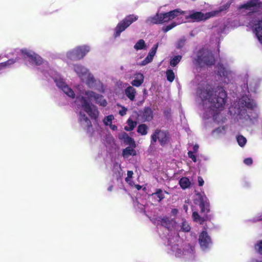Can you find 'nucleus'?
I'll list each match as a JSON object with an SVG mask.
<instances>
[{"label":"nucleus","mask_w":262,"mask_h":262,"mask_svg":"<svg viewBox=\"0 0 262 262\" xmlns=\"http://www.w3.org/2000/svg\"><path fill=\"white\" fill-rule=\"evenodd\" d=\"M233 1L234 0L229 1L225 4L221 6L218 10L211 11V12H215V13L214 14V16H216L220 12L227 10L229 8L232 3L233 2Z\"/></svg>","instance_id":"bb28decb"},{"label":"nucleus","mask_w":262,"mask_h":262,"mask_svg":"<svg viewBox=\"0 0 262 262\" xmlns=\"http://www.w3.org/2000/svg\"><path fill=\"white\" fill-rule=\"evenodd\" d=\"M80 103L82 108L88 114L90 118L95 121H97L99 112L97 107L91 104L88 100L83 96H80L77 98Z\"/></svg>","instance_id":"20e7f679"},{"label":"nucleus","mask_w":262,"mask_h":262,"mask_svg":"<svg viewBox=\"0 0 262 262\" xmlns=\"http://www.w3.org/2000/svg\"><path fill=\"white\" fill-rule=\"evenodd\" d=\"M54 81L56 85L61 90H62L67 85L66 82L63 81L62 79H56Z\"/></svg>","instance_id":"a19ab883"},{"label":"nucleus","mask_w":262,"mask_h":262,"mask_svg":"<svg viewBox=\"0 0 262 262\" xmlns=\"http://www.w3.org/2000/svg\"><path fill=\"white\" fill-rule=\"evenodd\" d=\"M90 50L88 46H79L74 50L68 52L67 54V58L71 60H78L84 57V56Z\"/></svg>","instance_id":"6e6552de"},{"label":"nucleus","mask_w":262,"mask_h":262,"mask_svg":"<svg viewBox=\"0 0 262 262\" xmlns=\"http://www.w3.org/2000/svg\"><path fill=\"white\" fill-rule=\"evenodd\" d=\"M215 12H207L203 13L201 12H193L188 14L186 12L181 11L180 9H176L168 13H165V23L174 19L176 17L183 14L185 15L186 19H191L193 21L205 20L211 17H214Z\"/></svg>","instance_id":"7ed1b4c3"},{"label":"nucleus","mask_w":262,"mask_h":262,"mask_svg":"<svg viewBox=\"0 0 262 262\" xmlns=\"http://www.w3.org/2000/svg\"><path fill=\"white\" fill-rule=\"evenodd\" d=\"M114 119V116L113 115H110L106 117L103 120V123L105 125H111L112 122V120Z\"/></svg>","instance_id":"c03bdc74"},{"label":"nucleus","mask_w":262,"mask_h":262,"mask_svg":"<svg viewBox=\"0 0 262 262\" xmlns=\"http://www.w3.org/2000/svg\"><path fill=\"white\" fill-rule=\"evenodd\" d=\"M146 47V46L145 41L142 39L139 40L134 46V48L136 50L145 49Z\"/></svg>","instance_id":"2f4dec72"},{"label":"nucleus","mask_w":262,"mask_h":262,"mask_svg":"<svg viewBox=\"0 0 262 262\" xmlns=\"http://www.w3.org/2000/svg\"><path fill=\"white\" fill-rule=\"evenodd\" d=\"M122 175L123 173L120 165H118V163H115L114 165L113 177L115 178L117 180H119L121 179Z\"/></svg>","instance_id":"4be33fe9"},{"label":"nucleus","mask_w":262,"mask_h":262,"mask_svg":"<svg viewBox=\"0 0 262 262\" xmlns=\"http://www.w3.org/2000/svg\"><path fill=\"white\" fill-rule=\"evenodd\" d=\"M86 96L90 99V100L94 99L95 102L100 106L105 107L107 105V102L102 95L97 94L93 91H88L85 93Z\"/></svg>","instance_id":"9b49d317"},{"label":"nucleus","mask_w":262,"mask_h":262,"mask_svg":"<svg viewBox=\"0 0 262 262\" xmlns=\"http://www.w3.org/2000/svg\"><path fill=\"white\" fill-rule=\"evenodd\" d=\"M126 111L127 109L125 107H123L122 108V110L121 111H120L119 114L121 116H124L125 114H126Z\"/></svg>","instance_id":"4d7b16f0"},{"label":"nucleus","mask_w":262,"mask_h":262,"mask_svg":"<svg viewBox=\"0 0 262 262\" xmlns=\"http://www.w3.org/2000/svg\"><path fill=\"white\" fill-rule=\"evenodd\" d=\"M147 57H148V58L151 60V61H152L153 60V58H154V56H152L151 55H150V54H148L147 56H146Z\"/></svg>","instance_id":"e2e57ef3"},{"label":"nucleus","mask_w":262,"mask_h":262,"mask_svg":"<svg viewBox=\"0 0 262 262\" xmlns=\"http://www.w3.org/2000/svg\"><path fill=\"white\" fill-rule=\"evenodd\" d=\"M198 240L200 246L203 250L209 249L212 246V242L211 237L205 231L200 233Z\"/></svg>","instance_id":"9d476101"},{"label":"nucleus","mask_w":262,"mask_h":262,"mask_svg":"<svg viewBox=\"0 0 262 262\" xmlns=\"http://www.w3.org/2000/svg\"><path fill=\"white\" fill-rule=\"evenodd\" d=\"M179 183L183 189H185L190 186L191 183L188 178H182L180 180Z\"/></svg>","instance_id":"473e14b6"},{"label":"nucleus","mask_w":262,"mask_h":262,"mask_svg":"<svg viewBox=\"0 0 262 262\" xmlns=\"http://www.w3.org/2000/svg\"><path fill=\"white\" fill-rule=\"evenodd\" d=\"M194 248L193 247L189 246V248L188 249L184 250V255L186 259H188V260H192L194 259Z\"/></svg>","instance_id":"b1692460"},{"label":"nucleus","mask_w":262,"mask_h":262,"mask_svg":"<svg viewBox=\"0 0 262 262\" xmlns=\"http://www.w3.org/2000/svg\"><path fill=\"white\" fill-rule=\"evenodd\" d=\"M113 185H111V186H110L108 187V188H107V190L109 191H111L113 190Z\"/></svg>","instance_id":"69168bd1"},{"label":"nucleus","mask_w":262,"mask_h":262,"mask_svg":"<svg viewBox=\"0 0 262 262\" xmlns=\"http://www.w3.org/2000/svg\"><path fill=\"white\" fill-rule=\"evenodd\" d=\"M20 52L24 58H28V61L31 64L40 66L43 63V59L33 51L23 49L20 50Z\"/></svg>","instance_id":"1a4fd4ad"},{"label":"nucleus","mask_w":262,"mask_h":262,"mask_svg":"<svg viewBox=\"0 0 262 262\" xmlns=\"http://www.w3.org/2000/svg\"><path fill=\"white\" fill-rule=\"evenodd\" d=\"M89 83H90V82H91L93 83L95 82V78L93 76H90L89 78Z\"/></svg>","instance_id":"13d9d810"},{"label":"nucleus","mask_w":262,"mask_h":262,"mask_svg":"<svg viewBox=\"0 0 262 262\" xmlns=\"http://www.w3.org/2000/svg\"><path fill=\"white\" fill-rule=\"evenodd\" d=\"M244 163L246 165H251L252 163V160L251 158H247L245 159Z\"/></svg>","instance_id":"5fc2aeb1"},{"label":"nucleus","mask_w":262,"mask_h":262,"mask_svg":"<svg viewBox=\"0 0 262 262\" xmlns=\"http://www.w3.org/2000/svg\"><path fill=\"white\" fill-rule=\"evenodd\" d=\"M164 22V13H161L160 14L157 13L154 17H151L147 19V23L158 24H162Z\"/></svg>","instance_id":"2eb2a0df"},{"label":"nucleus","mask_w":262,"mask_h":262,"mask_svg":"<svg viewBox=\"0 0 262 262\" xmlns=\"http://www.w3.org/2000/svg\"><path fill=\"white\" fill-rule=\"evenodd\" d=\"M217 74L223 77V82L228 83L232 79V76L230 71H228L223 64H219L217 67Z\"/></svg>","instance_id":"f8f14e48"},{"label":"nucleus","mask_w":262,"mask_h":262,"mask_svg":"<svg viewBox=\"0 0 262 262\" xmlns=\"http://www.w3.org/2000/svg\"><path fill=\"white\" fill-rule=\"evenodd\" d=\"M124 93L126 96L132 101L135 99L136 94L137 93L136 90L132 86H128L124 91Z\"/></svg>","instance_id":"a211bd4d"},{"label":"nucleus","mask_w":262,"mask_h":262,"mask_svg":"<svg viewBox=\"0 0 262 262\" xmlns=\"http://www.w3.org/2000/svg\"><path fill=\"white\" fill-rule=\"evenodd\" d=\"M256 104L254 100L245 95L239 99L238 107L236 108L235 107L234 108H230V112L232 114L234 112V115H237V119L239 123L248 125L251 123L252 119L250 115L247 114V110L250 114L251 113L250 111L253 110Z\"/></svg>","instance_id":"f03ea898"},{"label":"nucleus","mask_w":262,"mask_h":262,"mask_svg":"<svg viewBox=\"0 0 262 262\" xmlns=\"http://www.w3.org/2000/svg\"><path fill=\"white\" fill-rule=\"evenodd\" d=\"M195 60L200 67L211 65L214 62L211 53L206 50H202L198 52Z\"/></svg>","instance_id":"0eeeda50"},{"label":"nucleus","mask_w":262,"mask_h":262,"mask_svg":"<svg viewBox=\"0 0 262 262\" xmlns=\"http://www.w3.org/2000/svg\"><path fill=\"white\" fill-rule=\"evenodd\" d=\"M166 75L167 80L170 82H172L175 78L174 73L172 70H167Z\"/></svg>","instance_id":"4c0bfd02"},{"label":"nucleus","mask_w":262,"mask_h":262,"mask_svg":"<svg viewBox=\"0 0 262 262\" xmlns=\"http://www.w3.org/2000/svg\"><path fill=\"white\" fill-rule=\"evenodd\" d=\"M124 142L126 144L129 145L132 147H136V143L134 140L128 135H126V138H124Z\"/></svg>","instance_id":"e433bc0d"},{"label":"nucleus","mask_w":262,"mask_h":262,"mask_svg":"<svg viewBox=\"0 0 262 262\" xmlns=\"http://www.w3.org/2000/svg\"><path fill=\"white\" fill-rule=\"evenodd\" d=\"M128 126H125L124 129L126 131H132L137 125V122L128 119L127 121Z\"/></svg>","instance_id":"c85d7f7f"},{"label":"nucleus","mask_w":262,"mask_h":262,"mask_svg":"<svg viewBox=\"0 0 262 262\" xmlns=\"http://www.w3.org/2000/svg\"><path fill=\"white\" fill-rule=\"evenodd\" d=\"M150 198L152 200H154V202L155 203L160 202L163 198L162 189H157L156 192L151 194Z\"/></svg>","instance_id":"5701e85b"},{"label":"nucleus","mask_w":262,"mask_h":262,"mask_svg":"<svg viewBox=\"0 0 262 262\" xmlns=\"http://www.w3.org/2000/svg\"><path fill=\"white\" fill-rule=\"evenodd\" d=\"M161 133L160 130L157 129L155 133L151 136V142L150 144L154 145L157 140H159L161 145H163L164 139L160 137V134Z\"/></svg>","instance_id":"aec40b11"},{"label":"nucleus","mask_w":262,"mask_h":262,"mask_svg":"<svg viewBox=\"0 0 262 262\" xmlns=\"http://www.w3.org/2000/svg\"><path fill=\"white\" fill-rule=\"evenodd\" d=\"M199 145L198 144H195L193 146V152H196L198 151V149H199Z\"/></svg>","instance_id":"bf43d9fd"},{"label":"nucleus","mask_w":262,"mask_h":262,"mask_svg":"<svg viewBox=\"0 0 262 262\" xmlns=\"http://www.w3.org/2000/svg\"><path fill=\"white\" fill-rule=\"evenodd\" d=\"M144 77L143 74L140 73H136L135 75V79L131 82L133 86L139 87L144 82Z\"/></svg>","instance_id":"f3484780"},{"label":"nucleus","mask_w":262,"mask_h":262,"mask_svg":"<svg viewBox=\"0 0 262 262\" xmlns=\"http://www.w3.org/2000/svg\"><path fill=\"white\" fill-rule=\"evenodd\" d=\"M152 61L151 60H150L148 57H146V58L141 61V62L140 63V66H145L147 64L150 63V62H151Z\"/></svg>","instance_id":"09e8293b"},{"label":"nucleus","mask_w":262,"mask_h":262,"mask_svg":"<svg viewBox=\"0 0 262 262\" xmlns=\"http://www.w3.org/2000/svg\"><path fill=\"white\" fill-rule=\"evenodd\" d=\"M148 127L145 124H140L138 126L137 132L141 135H146L147 134Z\"/></svg>","instance_id":"c756f323"},{"label":"nucleus","mask_w":262,"mask_h":262,"mask_svg":"<svg viewBox=\"0 0 262 262\" xmlns=\"http://www.w3.org/2000/svg\"><path fill=\"white\" fill-rule=\"evenodd\" d=\"M142 120L143 121H149L153 118V112L150 107H145L141 116Z\"/></svg>","instance_id":"dca6fc26"},{"label":"nucleus","mask_w":262,"mask_h":262,"mask_svg":"<svg viewBox=\"0 0 262 262\" xmlns=\"http://www.w3.org/2000/svg\"><path fill=\"white\" fill-rule=\"evenodd\" d=\"M226 128L225 126L219 127L212 132V135L216 138L220 137L221 136L224 135L226 133Z\"/></svg>","instance_id":"393cba45"},{"label":"nucleus","mask_w":262,"mask_h":262,"mask_svg":"<svg viewBox=\"0 0 262 262\" xmlns=\"http://www.w3.org/2000/svg\"><path fill=\"white\" fill-rule=\"evenodd\" d=\"M74 70L77 73V74L80 76L81 75H83L84 73L86 72V69H85L83 67L80 65H75L74 66Z\"/></svg>","instance_id":"f704fd0d"},{"label":"nucleus","mask_w":262,"mask_h":262,"mask_svg":"<svg viewBox=\"0 0 262 262\" xmlns=\"http://www.w3.org/2000/svg\"><path fill=\"white\" fill-rule=\"evenodd\" d=\"M135 187L137 189V190H139L141 189L142 186L140 185L137 184L135 185Z\"/></svg>","instance_id":"0e129e2a"},{"label":"nucleus","mask_w":262,"mask_h":262,"mask_svg":"<svg viewBox=\"0 0 262 262\" xmlns=\"http://www.w3.org/2000/svg\"><path fill=\"white\" fill-rule=\"evenodd\" d=\"M238 9L243 13L258 12L262 10V3L259 0H250L246 3L240 5Z\"/></svg>","instance_id":"423d86ee"},{"label":"nucleus","mask_w":262,"mask_h":262,"mask_svg":"<svg viewBox=\"0 0 262 262\" xmlns=\"http://www.w3.org/2000/svg\"><path fill=\"white\" fill-rule=\"evenodd\" d=\"M134 147H127L124 149L122 151V156L124 158H127L130 156H135L136 155V151L133 149Z\"/></svg>","instance_id":"a878e982"},{"label":"nucleus","mask_w":262,"mask_h":262,"mask_svg":"<svg viewBox=\"0 0 262 262\" xmlns=\"http://www.w3.org/2000/svg\"><path fill=\"white\" fill-rule=\"evenodd\" d=\"M158 47V43L155 44L151 48V49H150V51L148 53L150 54V55H151L152 56L154 57V56H155V54L156 53Z\"/></svg>","instance_id":"a18cd8bd"},{"label":"nucleus","mask_w":262,"mask_h":262,"mask_svg":"<svg viewBox=\"0 0 262 262\" xmlns=\"http://www.w3.org/2000/svg\"><path fill=\"white\" fill-rule=\"evenodd\" d=\"M62 91L69 97L72 98L75 97L74 91L67 84L62 89Z\"/></svg>","instance_id":"7c9ffc66"},{"label":"nucleus","mask_w":262,"mask_h":262,"mask_svg":"<svg viewBox=\"0 0 262 262\" xmlns=\"http://www.w3.org/2000/svg\"><path fill=\"white\" fill-rule=\"evenodd\" d=\"M184 208L185 209V210H187V208L186 207H184Z\"/></svg>","instance_id":"338daca9"},{"label":"nucleus","mask_w":262,"mask_h":262,"mask_svg":"<svg viewBox=\"0 0 262 262\" xmlns=\"http://www.w3.org/2000/svg\"><path fill=\"white\" fill-rule=\"evenodd\" d=\"M177 24L173 22L170 25L166 26L165 27V32H167L176 26Z\"/></svg>","instance_id":"de8ad7c7"},{"label":"nucleus","mask_w":262,"mask_h":262,"mask_svg":"<svg viewBox=\"0 0 262 262\" xmlns=\"http://www.w3.org/2000/svg\"><path fill=\"white\" fill-rule=\"evenodd\" d=\"M138 16L135 14H129L126 16L124 18L120 21L115 29L114 37H117L120 35L121 32L124 31L132 24L137 21Z\"/></svg>","instance_id":"39448f33"},{"label":"nucleus","mask_w":262,"mask_h":262,"mask_svg":"<svg viewBox=\"0 0 262 262\" xmlns=\"http://www.w3.org/2000/svg\"><path fill=\"white\" fill-rule=\"evenodd\" d=\"M133 172L132 171L128 170L127 171V176H128V177L132 178V176H133Z\"/></svg>","instance_id":"052dcab7"},{"label":"nucleus","mask_w":262,"mask_h":262,"mask_svg":"<svg viewBox=\"0 0 262 262\" xmlns=\"http://www.w3.org/2000/svg\"><path fill=\"white\" fill-rule=\"evenodd\" d=\"M200 199V207L201 210V212L207 213L209 211V204L208 200L206 196H202L200 195H199Z\"/></svg>","instance_id":"4468645a"},{"label":"nucleus","mask_w":262,"mask_h":262,"mask_svg":"<svg viewBox=\"0 0 262 262\" xmlns=\"http://www.w3.org/2000/svg\"><path fill=\"white\" fill-rule=\"evenodd\" d=\"M262 221V214H261V213L257 214L253 218V221L254 222H258V221Z\"/></svg>","instance_id":"8fccbe9b"},{"label":"nucleus","mask_w":262,"mask_h":262,"mask_svg":"<svg viewBox=\"0 0 262 262\" xmlns=\"http://www.w3.org/2000/svg\"><path fill=\"white\" fill-rule=\"evenodd\" d=\"M185 40L183 38L180 39L177 42V48H181L185 45Z\"/></svg>","instance_id":"49530a36"},{"label":"nucleus","mask_w":262,"mask_h":262,"mask_svg":"<svg viewBox=\"0 0 262 262\" xmlns=\"http://www.w3.org/2000/svg\"><path fill=\"white\" fill-rule=\"evenodd\" d=\"M256 249L260 253L262 254V241L257 244Z\"/></svg>","instance_id":"864d4df0"},{"label":"nucleus","mask_w":262,"mask_h":262,"mask_svg":"<svg viewBox=\"0 0 262 262\" xmlns=\"http://www.w3.org/2000/svg\"><path fill=\"white\" fill-rule=\"evenodd\" d=\"M79 120L80 122H83L85 123V129L87 132H90L92 129V122L84 113L81 112H79Z\"/></svg>","instance_id":"ddd939ff"},{"label":"nucleus","mask_w":262,"mask_h":262,"mask_svg":"<svg viewBox=\"0 0 262 262\" xmlns=\"http://www.w3.org/2000/svg\"><path fill=\"white\" fill-rule=\"evenodd\" d=\"M188 157L191 158L193 162H195L196 161V158L195 156L193 155V152L192 151H189L188 152Z\"/></svg>","instance_id":"603ef678"},{"label":"nucleus","mask_w":262,"mask_h":262,"mask_svg":"<svg viewBox=\"0 0 262 262\" xmlns=\"http://www.w3.org/2000/svg\"><path fill=\"white\" fill-rule=\"evenodd\" d=\"M258 86V83L257 81L256 80L250 78L247 81L246 89L248 90V92L250 91L255 92Z\"/></svg>","instance_id":"412c9836"},{"label":"nucleus","mask_w":262,"mask_h":262,"mask_svg":"<svg viewBox=\"0 0 262 262\" xmlns=\"http://www.w3.org/2000/svg\"><path fill=\"white\" fill-rule=\"evenodd\" d=\"M166 227L168 230H172L173 229H176L177 224L173 221V219L169 220L166 219H165V227Z\"/></svg>","instance_id":"cd10ccee"},{"label":"nucleus","mask_w":262,"mask_h":262,"mask_svg":"<svg viewBox=\"0 0 262 262\" xmlns=\"http://www.w3.org/2000/svg\"><path fill=\"white\" fill-rule=\"evenodd\" d=\"M16 62V60L9 59L6 62L0 63V70L6 67L7 66L11 65Z\"/></svg>","instance_id":"79ce46f5"},{"label":"nucleus","mask_w":262,"mask_h":262,"mask_svg":"<svg viewBox=\"0 0 262 262\" xmlns=\"http://www.w3.org/2000/svg\"><path fill=\"white\" fill-rule=\"evenodd\" d=\"M151 221L157 227L159 226H163L164 225V218L162 216L153 217Z\"/></svg>","instance_id":"72a5a7b5"},{"label":"nucleus","mask_w":262,"mask_h":262,"mask_svg":"<svg viewBox=\"0 0 262 262\" xmlns=\"http://www.w3.org/2000/svg\"><path fill=\"white\" fill-rule=\"evenodd\" d=\"M181 230L184 232H188L190 230V227L186 221H183L181 226Z\"/></svg>","instance_id":"37998d69"},{"label":"nucleus","mask_w":262,"mask_h":262,"mask_svg":"<svg viewBox=\"0 0 262 262\" xmlns=\"http://www.w3.org/2000/svg\"><path fill=\"white\" fill-rule=\"evenodd\" d=\"M182 57L180 55L174 56L170 59V65L172 67L176 66L181 60Z\"/></svg>","instance_id":"c9c22d12"},{"label":"nucleus","mask_w":262,"mask_h":262,"mask_svg":"<svg viewBox=\"0 0 262 262\" xmlns=\"http://www.w3.org/2000/svg\"><path fill=\"white\" fill-rule=\"evenodd\" d=\"M254 28L255 34L258 40L262 43V20L255 24Z\"/></svg>","instance_id":"6ab92c4d"},{"label":"nucleus","mask_w":262,"mask_h":262,"mask_svg":"<svg viewBox=\"0 0 262 262\" xmlns=\"http://www.w3.org/2000/svg\"><path fill=\"white\" fill-rule=\"evenodd\" d=\"M184 208L185 209V210H187V208L186 207H184Z\"/></svg>","instance_id":"774afa93"},{"label":"nucleus","mask_w":262,"mask_h":262,"mask_svg":"<svg viewBox=\"0 0 262 262\" xmlns=\"http://www.w3.org/2000/svg\"><path fill=\"white\" fill-rule=\"evenodd\" d=\"M197 93L205 110L204 117L206 119L212 117L214 120L220 122L221 112L224 107L227 97L224 89L219 86L212 88L204 82L199 88Z\"/></svg>","instance_id":"f257e3e1"},{"label":"nucleus","mask_w":262,"mask_h":262,"mask_svg":"<svg viewBox=\"0 0 262 262\" xmlns=\"http://www.w3.org/2000/svg\"><path fill=\"white\" fill-rule=\"evenodd\" d=\"M198 180V183H199V186H203L204 184V181L203 179H202V178H201V177H199Z\"/></svg>","instance_id":"6e6d98bb"},{"label":"nucleus","mask_w":262,"mask_h":262,"mask_svg":"<svg viewBox=\"0 0 262 262\" xmlns=\"http://www.w3.org/2000/svg\"><path fill=\"white\" fill-rule=\"evenodd\" d=\"M178 213V210L176 208H172L170 210V216L174 217Z\"/></svg>","instance_id":"3c124183"},{"label":"nucleus","mask_w":262,"mask_h":262,"mask_svg":"<svg viewBox=\"0 0 262 262\" xmlns=\"http://www.w3.org/2000/svg\"><path fill=\"white\" fill-rule=\"evenodd\" d=\"M110 125L111 128L112 130H117V126H116V125H112V124H111V125Z\"/></svg>","instance_id":"680f3d73"},{"label":"nucleus","mask_w":262,"mask_h":262,"mask_svg":"<svg viewBox=\"0 0 262 262\" xmlns=\"http://www.w3.org/2000/svg\"><path fill=\"white\" fill-rule=\"evenodd\" d=\"M192 217H193L194 221L198 222L200 224H202L203 223V222L204 221V219L200 217V216L199 215V214L196 212H193Z\"/></svg>","instance_id":"58836bf2"},{"label":"nucleus","mask_w":262,"mask_h":262,"mask_svg":"<svg viewBox=\"0 0 262 262\" xmlns=\"http://www.w3.org/2000/svg\"><path fill=\"white\" fill-rule=\"evenodd\" d=\"M236 139L238 145L241 147L244 146L247 142L246 138L241 135L238 136Z\"/></svg>","instance_id":"ea45409f"}]
</instances>
